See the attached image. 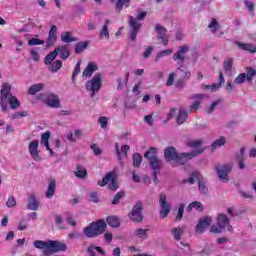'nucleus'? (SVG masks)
<instances>
[{
	"label": "nucleus",
	"mask_w": 256,
	"mask_h": 256,
	"mask_svg": "<svg viewBox=\"0 0 256 256\" xmlns=\"http://www.w3.org/2000/svg\"><path fill=\"white\" fill-rule=\"evenodd\" d=\"M55 51L57 52V55L60 54V58L65 60L69 59L71 57V50H69L68 45H62L55 48Z\"/></svg>",
	"instance_id": "nucleus-18"
},
{
	"label": "nucleus",
	"mask_w": 256,
	"mask_h": 256,
	"mask_svg": "<svg viewBox=\"0 0 256 256\" xmlns=\"http://www.w3.org/2000/svg\"><path fill=\"white\" fill-rule=\"evenodd\" d=\"M212 221L213 220L209 216L200 219L197 225L195 226V232L200 234L205 233V229H207V227L211 225Z\"/></svg>",
	"instance_id": "nucleus-15"
},
{
	"label": "nucleus",
	"mask_w": 256,
	"mask_h": 256,
	"mask_svg": "<svg viewBox=\"0 0 256 256\" xmlns=\"http://www.w3.org/2000/svg\"><path fill=\"white\" fill-rule=\"evenodd\" d=\"M27 115H29V112H27L26 110H22L20 112H15L14 114H12L10 116V119L15 121V119H21L23 117H27Z\"/></svg>",
	"instance_id": "nucleus-47"
},
{
	"label": "nucleus",
	"mask_w": 256,
	"mask_h": 256,
	"mask_svg": "<svg viewBox=\"0 0 256 256\" xmlns=\"http://www.w3.org/2000/svg\"><path fill=\"white\" fill-rule=\"evenodd\" d=\"M7 103L10 105V109H19L21 107V102L17 97L11 95V92H9L8 97H7Z\"/></svg>",
	"instance_id": "nucleus-26"
},
{
	"label": "nucleus",
	"mask_w": 256,
	"mask_h": 256,
	"mask_svg": "<svg viewBox=\"0 0 256 256\" xmlns=\"http://www.w3.org/2000/svg\"><path fill=\"white\" fill-rule=\"evenodd\" d=\"M187 117H189V114H187V111L185 110H179L178 116L176 118V122L178 125H183L187 121Z\"/></svg>",
	"instance_id": "nucleus-34"
},
{
	"label": "nucleus",
	"mask_w": 256,
	"mask_h": 256,
	"mask_svg": "<svg viewBox=\"0 0 256 256\" xmlns=\"http://www.w3.org/2000/svg\"><path fill=\"white\" fill-rule=\"evenodd\" d=\"M223 68L226 73H231V69H233V58H228L223 63Z\"/></svg>",
	"instance_id": "nucleus-45"
},
{
	"label": "nucleus",
	"mask_w": 256,
	"mask_h": 256,
	"mask_svg": "<svg viewBox=\"0 0 256 256\" xmlns=\"http://www.w3.org/2000/svg\"><path fill=\"white\" fill-rule=\"evenodd\" d=\"M156 33L159 35V39H161L164 46L169 44V39L165 36L167 35V29L161 25H156L155 27Z\"/></svg>",
	"instance_id": "nucleus-19"
},
{
	"label": "nucleus",
	"mask_w": 256,
	"mask_h": 256,
	"mask_svg": "<svg viewBox=\"0 0 256 256\" xmlns=\"http://www.w3.org/2000/svg\"><path fill=\"white\" fill-rule=\"evenodd\" d=\"M256 75V69L251 67H246V79L247 81H253V77Z\"/></svg>",
	"instance_id": "nucleus-49"
},
{
	"label": "nucleus",
	"mask_w": 256,
	"mask_h": 256,
	"mask_svg": "<svg viewBox=\"0 0 256 256\" xmlns=\"http://www.w3.org/2000/svg\"><path fill=\"white\" fill-rule=\"evenodd\" d=\"M178 71H181L182 73V79H185L186 81H189L191 79V72L181 69V67L178 68Z\"/></svg>",
	"instance_id": "nucleus-56"
},
{
	"label": "nucleus",
	"mask_w": 256,
	"mask_h": 256,
	"mask_svg": "<svg viewBox=\"0 0 256 256\" xmlns=\"http://www.w3.org/2000/svg\"><path fill=\"white\" fill-rule=\"evenodd\" d=\"M125 197V191L120 190L113 198V200L111 201L112 205H119V202L121 201V199H123Z\"/></svg>",
	"instance_id": "nucleus-43"
},
{
	"label": "nucleus",
	"mask_w": 256,
	"mask_h": 256,
	"mask_svg": "<svg viewBox=\"0 0 256 256\" xmlns=\"http://www.w3.org/2000/svg\"><path fill=\"white\" fill-rule=\"evenodd\" d=\"M66 220L68 225H71L72 227H75L77 225V222L73 220V216L69 212L66 213Z\"/></svg>",
	"instance_id": "nucleus-58"
},
{
	"label": "nucleus",
	"mask_w": 256,
	"mask_h": 256,
	"mask_svg": "<svg viewBox=\"0 0 256 256\" xmlns=\"http://www.w3.org/2000/svg\"><path fill=\"white\" fill-rule=\"evenodd\" d=\"M231 169H233V165L231 164H225L222 168L218 166L215 167V171L220 181H223V183L229 181V173H231Z\"/></svg>",
	"instance_id": "nucleus-14"
},
{
	"label": "nucleus",
	"mask_w": 256,
	"mask_h": 256,
	"mask_svg": "<svg viewBox=\"0 0 256 256\" xmlns=\"http://www.w3.org/2000/svg\"><path fill=\"white\" fill-rule=\"evenodd\" d=\"M187 53H189V46L185 44L178 48V51L173 54L172 59L173 61H176L180 67H183V64L185 63V55H187Z\"/></svg>",
	"instance_id": "nucleus-12"
},
{
	"label": "nucleus",
	"mask_w": 256,
	"mask_h": 256,
	"mask_svg": "<svg viewBox=\"0 0 256 256\" xmlns=\"http://www.w3.org/2000/svg\"><path fill=\"white\" fill-rule=\"evenodd\" d=\"M130 3L131 0H117L116 11H118V13H121V11H123V7H129Z\"/></svg>",
	"instance_id": "nucleus-37"
},
{
	"label": "nucleus",
	"mask_w": 256,
	"mask_h": 256,
	"mask_svg": "<svg viewBox=\"0 0 256 256\" xmlns=\"http://www.w3.org/2000/svg\"><path fill=\"white\" fill-rule=\"evenodd\" d=\"M89 197H90L92 203H99V195L97 194V192H95V191L90 192Z\"/></svg>",
	"instance_id": "nucleus-59"
},
{
	"label": "nucleus",
	"mask_w": 256,
	"mask_h": 256,
	"mask_svg": "<svg viewBox=\"0 0 256 256\" xmlns=\"http://www.w3.org/2000/svg\"><path fill=\"white\" fill-rule=\"evenodd\" d=\"M27 209H29V211H39V200H37L34 194L30 195L28 198Z\"/></svg>",
	"instance_id": "nucleus-22"
},
{
	"label": "nucleus",
	"mask_w": 256,
	"mask_h": 256,
	"mask_svg": "<svg viewBox=\"0 0 256 256\" xmlns=\"http://www.w3.org/2000/svg\"><path fill=\"white\" fill-rule=\"evenodd\" d=\"M89 47V41H84V42H78L75 45V54L76 55H81V53L84 52L85 49Z\"/></svg>",
	"instance_id": "nucleus-31"
},
{
	"label": "nucleus",
	"mask_w": 256,
	"mask_h": 256,
	"mask_svg": "<svg viewBox=\"0 0 256 256\" xmlns=\"http://www.w3.org/2000/svg\"><path fill=\"white\" fill-rule=\"evenodd\" d=\"M217 226H212L211 233H221L229 225V217L225 214H219L217 218Z\"/></svg>",
	"instance_id": "nucleus-10"
},
{
	"label": "nucleus",
	"mask_w": 256,
	"mask_h": 256,
	"mask_svg": "<svg viewBox=\"0 0 256 256\" xmlns=\"http://www.w3.org/2000/svg\"><path fill=\"white\" fill-rule=\"evenodd\" d=\"M227 143V139L225 137L221 136L219 139L214 141L211 145V151H215V149H219V147H223Z\"/></svg>",
	"instance_id": "nucleus-35"
},
{
	"label": "nucleus",
	"mask_w": 256,
	"mask_h": 256,
	"mask_svg": "<svg viewBox=\"0 0 256 256\" xmlns=\"http://www.w3.org/2000/svg\"><path fill=\"white\" fill-rule=\"evenodd\" d=\"M149 231V229H136L134 231V235L135 237H139V239H147V232Z\"/></svg>",
	"instance_id": "nucleus-42"
},
{
	"label": "nucleus",
	"mask_w": 256,
	"mask_h": 256,
	"mask_svg": "<svg viewBox=\"0 0 256 256\" xmlns=\"http://www.w3.org/2000/svg\"><path fill=\"white\" fill-rule=\"evenodd\" d=\"M39 48H34L30 51V56L33 59V61H39Z\"/></svg>",
	"instance_id": "nucleus-55"
},
{
	"label": "nucleus",
	"mask_w": 256,
	"mask_h": 256,
	"mask_svg": "<svg viewBox=\"0 0 256 256\" xmlns=\"http://www.w3.org/2000/svg\"><path fill=\"white\" fill-rule=\"evenodd\" d=\"M128 217L133 223H143V202H136Z\"/></svg>",
	"instance_id": "nucleus-7"
},
{
	"label": "nucleus",
	"mask_w": 256,
	"mask_h": 256,
	"mask_svg": "<svg viewBox=\"0 0 256 256\" xmlns=\"http://www.w3.org/2000/svg\"><path fill=\"white\" fill-rule=\"evenodd\" d=\"M51 138V132L47 131L41 135V145L49 148V139Z\"/></svg>",
	"instance_id": "nucleus-40"
},
{
	"label": "nucleus",
	"mask_w": 256,
	"mask_h": 256,
	"mask_svg": "<svg viewBox=\"0 0 256 256\" xmlns=\"http://www.w3.org/2000/svg\"><path fill=\"white\" fill-rule=\"evenodd\" d=\"M9 93H11V84H3L0 90V105L2 107V111H7V97H9Z\"/></svg>",
	"instance_id": "nucleus-13"
},
{
	"label": "nucleus",
	"mask_w": 256,
	"mask_h": 256,
	"mask_svg": "<svg viewBox=\"0 0 256 256\" xmlns=\"http://www.w3.org/2000/svg\"><path fill=\"white\" fill-rule=\"evenodd\" d=\"M74 175L78 179H85V177L87 176V169L83 168V166L81 165H77Z\"/></svg>",
	"instance_id": "nucleus-33"
},
{
	"label": "nucleus",
	"mask_w": 256,
	"mask_h": 256,
	"mask_svg": "<svg viewBox=\"0 0 256 256\" xmlns=\"http://www.w3.org/2000/svg\"><path fill=\"white\" fill-rule=\"evenodd\" d=\"M60 39L62 43H73L75 41H79V38L74 37L73 33L69 31L62 32L60 35Z\"/></svg>",
	"instance_id": "nucleus-24"
},
{
	"label": "nucleus",
	"mask_w": 256,
	"mask_h": 256,
	"mask_svg": "<svg viewBox=\"0 0 256 256\" xmlns=\"http://www.w3.org/2000/svg\"><path fill=\"white\" fill-rule=\"evenodd\" d=\"M98 69L99 67L97 66V64H95L94 62H90L84 69L82 77H92L93 73H95V71H97Z\"/></svg>",
	"instance_id": "nucleus-21"
},
{
	"label": "nucleus",
	"mask_w": 256,
	"mask_h": 256,
	"mask_svg": "<svg viewBox=\"0 0 256 256\" xmlns=\"http://www.w3.org/2000/svg\"><path fill=\"white\" fill-rule=\"evenodd\" d=\"M185 213V204L181 203L178 207V213L175 217V221L179 223L183 219V214Z\"/></svg>",
	"instance_id": "nucleus-46"
},
{
	"label": "nucleus",
	"mask_w": 256,
	"mask_h": 256,
	"mask_svg": "<svg viewBox=\"0 0 256 256\" xmlns=\"http://www.w3.org/2000/svg\"><path fill=\"white\" fill-rule=\"evenodd\" d=\"M28 45L30 47H33L35 45H45V41L37 38H31L30 40H28Z\"/></svg>",
	"instance_id": "nucleus-51"
},
{
	"label": "nucleus",
	"mask_w": 256,
	"mask_h": 256,
	"mask_svg": "<svg viewBox=\"0 0 256 256\" xmlns=\"http://www.w3.org/2000/svg\"><path fill=\"white\" fill-rule=\"evenodd\" d=\"M186 145L192 149H197V151H199V149H203V151H205V148H201V145H203V140H189Z\"/></svg>",
	"instance_id": "nucleus-32"
},
{
	"label": "nucleus",
	"mask_w": 256,
	"mask_h": 256,
	"mask_svg": "<svg viewBox=\"0 0 256 256\" xmlns=\"http://www.w3.org/2000/svg\"><path fill=\"white\" fill-rule=\"evenodd\" d=\"M115 149H116V155H117L119 161H121V159H123L122 157H127V153H129V151L131 150V147H129V145H122L121 151H120L119 144L116 143Z\"/></svg>",
	"instance_id": "nucleus-20"
},
{
	"label": "nucleus",
	"mask_w": 256,
	"mask_h": 256,
	"mask_svg": "<svg viewBox=\"0 0 256 256\" xmlns=\"http://www.w3.org/2000/svg\"><path fill=\"white\" fill-rule=\"evenodd\" d=\"M144 158L147 159L149 162L157 159V148H149V150L144 153Z\"/></svg>",
	"instance_id": "nucleus-29"
},
{
	"label": "nucleus",
	"mask_w": 256,
	"mask_h": 256,
	"mask_svg": "<svg viewBox=\"0 0 256 256\" xmlns=\"http://www.w3.org/2000/svg\"><path fill=\"white\" fill-rule=\"evenodd\" d=\"M173 83H175V72L169 74L166 81V87H173Z\"/></svg>",
	"instance_id": "nucleus-54"
},
{
	"label": "nucleus",
	"mask_w": 256,
	"mask_h": 256,
	"mask_svg": "<svg viewBox=\"0 0 256 256\" xmlns=\"http://www.w3.org/2000/svg\"><path fill=\"white\" fill-rule=\"evenodd\" d=\"M28 151L34 161H39V140L31 141L28 145Z\"/></svg>",
	"instance_id": "nucleus-16"
},
{
	"label": "nucleus",
	"mask_w": 256,
	"mask_h": 256,
	"mask_svg": "<svg viewBox=\"0 0 256 256\" xmlns=\"http://www.w3.org/2000/svg\"><path fill=\"white\" fill-rule=\"evenodd\" d=\"M102 79V74H96L91 80L86 82L85 87L87 91L91 92V97H95V94L103 87Z\"/></svg>",
	"instance_id": "nucleus-6"
},
{
	"label": "nucleus",
	"mask_w": 256,
	"mask_h": 256,
	"mask_svg": "<svg viewBox=\"0 0 256 256\" xmlns=\"http://www.w3.org/2000/svg\"><path fill=\"white\" fill-rule=\"evenodd\" d=\"M236 160L238 162V167L241 171L245 169V147L240 149V153L236 154Z\"/></svg>",
	"instance_id": "nucleus-25"
},
{
	"label": "nucleus",
	"mask_w": 256,
	"mask_h": 256,
	"mask_svg": "<svg viewBox=\"0 0 256 256\" xmlns=\"http://www.w3.org/2000/svg\"><path fill=\"white\" fill-rule=\"evenodd\" d=\"M55 59H57V52L55 51H52L50 52L44 59V63L45 65H51L53 63V61H55Z\"/></svg>",
	"instance_id": "nucleus-38"
},
{
	"label": "nucleus",
	"mask_w": 256,
	"mask_h": 256,
	"mask_svg": "<svg viewBox=\"0 0 256 256\" xmlns=\"http://www.w3.org/2000/svg\"><path fill=\"white\" fill-rule=\"evenodd\" d=\"M171 233L175 241H181V235H183V228L175 227L174 229L171 230Z\"/></svg>",
	"instance_id": "nucleus-41"
},
{
	"label": "nucleus",
	"mask_w": 256,
	"mask_h": 256,
	"mask_svg": "<svg viewBox=\"0 0 256 256\" xmlns=\"http://www.w3.org/2000/svg\"><path fill=\"white\" fill-rule=\"evenodd\" d=\"M195 181H198V189L199 192L202 195H207V192L209 189L207 188V184L205 182V179H203V176H201V173L195 171L190 174V177L188 180H184V183H190V185H195Z\"/></svg>",
	"instance_id": "nucleus-5"
},
{
	"label": "nucleus",
	"mask_w": 256,
	"mask_h": 256,
	"mask_svg": "<svg viewBox=\"0 0 256 256\" xmlns=\"http://www.w3.org/2000/svg\"><path fill=\"white\" fill-rule=\"evenodd\" d=\"M16 205H17V200H15V197L9 196L6 202V206L11 208V207H15Z\"/></svg>",
	"instance_id": "nucleus-57"
},
{
	"label": "nucleus",
	"mask_w": 256,
	"mask_h": 256,
	"mask_svg": "<svg viewBox=\"0 0 256 256\" xmlns=\"http://www.w3.org/2000/svg\"><path fill=\"white\" fill-rule=\"evenodd\" d=\"M245 79H247V76L245 73H241L234 79V83L237 85H241V83H245Z\"/></svg>",
	"instance_id": "nucleus-53"
},
{
	"label": "nucleus",
	"mask_w": 256,
	"mask_h": 256,
	"mask_svg": "<svg viewBox=\"0 0 256 256\" xmlns=\"http://www.w3.org/2000/svg\"><path fill=\"white\" fill-rule=\"evenodd\" d=\"M43 87L44 86L42 83L34 84V85L30 86L28 93H29V95H37V93H39V91H42Z\"/></svg>",
	"instance_id": "nucleus-36"
},
{
	"label": "nucleus",
	"mask_w": 256,
	"mask_h": 256,
	"mask_svg": "<svg viewBox=\"0 0 256 256\" xmlns=\"http://www.w3.org/2000/svg\"><path fill=\"white\" fill-rule=\"evenodd\" d=\"M108 189L110 191H117L119 189V183L117 182V176L113 177L108 184Z\"/></svg>",
	"instance_id": "nucleus-48"
},
{
	"label": "nucleus",
	"mask_w": 256,
	"mask_h": 256,
	"mask_svg": "<svg viewBox=\"0 0 256 256\" xmlns=\"http://www.w3.org/2000/svg\"><path fill=\"white\" fill-rule=\"evenodd\" d=\"M203 153V149L194 150L189 153H177V150L173 146H169L164 151V157L166 161H174L175 165H185L187 161H191L194 157H197Z\"/></svg>",
	"instance_id": "nucleus-1"
},
{
	"label": "nucleus",
	"mask_w": 256,
	"mask_h": 256,
	"mask_svg": "<svg viewBox=\"0 0 256 256\" xmlns=\"http://www.w3.org/2000/svg\"><path fill=\"white\" fill-rule=\"evenodd\" d=\"M61 67H63V62L61 60H56L50 64L49 69L52 73H57Z\"/></svg>",
	"instance_id": "nucleus-39"
},
{
	"label": "nucleus",
	"mask_w": 256,
	"mask_h": 256,
	"mask_svg": "<svg viewBox=\"0 0 256 256\" xmlns=\"http://www.w3.org/2000/svg\"><path fill=\"white\" fill-rule=\"evenodd\" d=\"M99 123L102 129H107V125H108L107 117H100Z\"/></svg>",
	"instance_id": "nucleus-63"
},
{
	"label": "nucleus",
	"mask_w": 256,
	"mask_h": 256,
	"mask_svg": "<svg viewBox=\"0 0 256 256\" xmlns=\"http://www.w3.org/2000/svg\"><path fill=\"white\" fill-rule=\"evenodd\" d=\"M100 37H106V39H109V28H107V26L102 27V30L100 31Z\"/></svg>",
	"instance_id": "nucleus-62"
},
{
	"label": "nucleus",
	"mask_w": 256,
	"mask_h": 256,
	"mask_svg": "<svg viewBox=\"0 0 256 256\" xmlns=\"http://www.w3.org/2000/svg\"><path fill=\"white\" fill-rule=\"evenodd\" d=\"M159 205H160V219H165L169 213H171V204L167 203V195L161 193L159 195Z\"/></svg>",
	"instance_id": "nucleus-9"
},
{
	"label": "nucleus",
	"mask_w": 256,
	"mask_h": 256,
	"mask_svg": "<svg viewBox=\"0 0 256 256\" xmlns=\"http://www.w3.org/2000/svg\"><path fill=\"white\" fill-rule=\"evenodd\" d=\"M106 223L109 225V227H113L114 229L121 226V221H119V217L117 216H108L106 218Z\"/></svg>",
	"instance_id": "nucleus-28"
},
{
	"label": "nucleus",
	"mask_w": 256,
	"mask_h": 256,
	"mask_svg": "<svg viewBox=\"0 0 256 256\" xmlns=\"http://www.w3.org/2000/svg\"><path fill=\"white\" fill-rule=\"evenodd\" d=\"M43 100L47 107H51L52 109H59L61 108V100L57 94L48 92L43 95Z\"/></svg>",
	"instance_id": "nucleus-8"
},
{
	"label": "nucleus",
	"mask_w": 256,
	"mask_h": 256,
	"mask_svg": "<svg viewBox=\"0 0 256 256\" xmlns=\"http://www.w3.org/2000/svg\"><path fill=\"white\" fill-rule=\"evenodd\" d=\"M79 73H81V62H77L76 63V66L73 70V73H72V81L73 83H75V77H77V75H79Z\"/></svg>",
	"instance_id": "nucleus-52"
},
{
	"label": "nucleus",
	"mask_w": 256,
	"mask_h": 256,
	"mask_svg": "<svg viewBox=\"0 0 256 256\" xmlns=\"http://www.w3.org/2000/svg\"><path fill=\"white\" fill-rule=\"evenodd\" d=\"M133 166L134 167H141V163L143 162V156L139 153L133 154Z\"/></svg>",
	"instance_id": "nucleus-44"
},
{
	"label": "nucleus",
	"mask_w": 256,
	"mask_h": 256,
	"mask_svg": "<svg viewBox=\"0 0 256 256\" xmlns=\"http://www.w3.org/2000/svg\"><path fill=\"white\" fill-rule=\"evenodd\" d=\"M175 87H176V89H180V90L185 89V80H183V79H178V80L175 82Z\"/></svg>",
	"instance_id": "nucleus-60"
},
{
	"label": "nucleus",
	"mask_w": 256,
	"mask_h": 256,
	"mask_svg": "<svg viewBox=\"0 0 256 256\" xmlns=\"http://www.w3.org/2000/svg\"><path fill=\"white\" fill-rule=\"evenodd\" d=\"M95 245H90L87 249L88 253L90 256H97V254L95 253Z\"/></svg>",
	"instance_id": "nucleus-64"
},
{
	"label": "nucleus",
	"mask_w": 256,
	"mask_h": 256,
	"mask_svg": "<svg viewBox=\"0 0 256 256\" xmlns=\"http://www.w3.org/2000/svg\"><path fill=\"white\" fill-rule=\"evenodd\" d=\"M150 168L152 169V177L154 179V183L157 185L159 183V179L157 175H161V169H163V160L159 158H155L154 160H150Z\"/></svg>",
	"instance_id": "nucleus-11"
},
{
	"label": "nucleus",
	"mask_w": 256,
	"mask_h": 256,
	"mask_svg": "<svg viewBox=\"0 0 256 256\" xmlns=\"http://www.w3.org/2000/svg\"><path fill=\"white\" fill-rule=\"evenodd\" d=\"M55 189H57V182L55 179H50L48 182V187L46 191V198L52 199L53 195H55Z\"/></svg>",
	"instance_id": "nucleus-23"
},
{
	"label": "nucleus",
	"mask_w": 256,
	"mask_h": 256,
	"mask_svg": "<svg viewBox=\"0 0 256 256\" xmlns=\"http://www.w3.org/2000/svg\"><path fill=\"white\" fill-rule=\"evenodd\" d=\"M107 229V222L103 219H99L90 223V225L84 228L83 234L88 239H93V237H99V235H103Z\"/></svg>",
	"instance_id": "nucleus-3"
},
{
	"label": "nucleus",
	"mask_w": 256,
	"mask_h": 256,
	"mask_svg": "<svg viewBox=\"0 0 256 256\" xmlns=\"http://www.w3.org/2000/svg\"><path fill=\"white\" fill-rule=\"evenodd\" d=\"M171 53H173V50H172V49H167V50H164V51H160V52L156 55V58H155L156 63L159 62V60L161 59V57H167V56L171 55Z\"/></svg>",
	"instance_id": "nucleus-50"
},
{
	"label": "nucleus",
	"mask_w": 256,
	"mask_h": 256,
	"mask_svg": "<svg viewBox=\"0 0 256 256\" xmlns=\"http://www.w3.org/2000/svg\"><path fill=\"white\" fill-rule=\"evenodd\" d=\"M34 247L43 251L44 255H53L67 251V244L59 240H35Z\"/></svg>",
	"instance_id": "nucleus-2"
},
{
	"label": "nucleus",
	"mask_w": 256,
	"mask_h": 256,
	"mask_svg": "<svg viewBox=\"0 0 256 256\" xmlns=\"http://www.w3.org/2000/svg\"><path fill=\"white\" fill-rule=\"evenodd\" d=\"M235 45L242 51H248L249 53H256V46L247 43L235 42Z\"/></svg>",
	"instance_id": "nucleus-27"
},
{
	"label": "nucleus",
	"mask_w": 256,
	"mask_h": 256,
	"mask_svg": "<svg viewBox=\"0 0 256 256\" xmlns=\"http://www.w3.org/2000/svg\"><path fill=\"white\" fill-rule=\"evenodd\" d=\"M115 177V174L110 171L108 173H106V175L102 178V181H98V185L100 187H105L106 185H109V181L111 182V180Z\"/></svg>",
	"instance_id": "nucleus-30"
},
{
	"label": "nucleus",
	"mask_w": 256,
	"mask_h": 256,
	"mask_svg": "<svg viewBox=\"0 0 256 256\" xmlns=\"http://www.w3.org/2000/svg\"><path fill=\"white\" fill-rule=\"evenodd\" d=\"M192 206L196 211H199L200 213L203 211V204L201 202L194 201L192 202Z\"/></svg>",
	"instance_id": "nucleus-61"
},
{
	"label": "nucleus",
	"mask_w": 256,
	"mask_h": 256,
	"mask_svg": "<svg viewBox=\"0 0 256 256\" xmlns=\"http://www.w3.org/2000/svg\"><path fill=\"white\" fill-rule=\"evenodd\" d=\"M147 17V12L143 11L137 15V17L129 16V27H130V40L137 41V33L141 29V23L139 21H143Z\"/></svg>",
	"instance_id": "nucleus-4"
},
{
	"label": "nucleus",
	"mask_w": 256,
	"mask_h": 256,
	"mask_svg": "<svg viewBox=\"0 0 256 256\" xmlns=\"http://www.w3.org/2000/svg\"><path fill=\"white\" fill-rule=\"evenodd\" d=\"M57 42V26L52 25L49 32L48 38L46 40L47 47H53Z\"/></svg>",
	"instance_id": "nucleus-17"
}]
</instances>
